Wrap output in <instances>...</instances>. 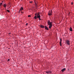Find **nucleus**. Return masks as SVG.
<instances>
[{
	"label": "nucleus",
	"mask_w": 74,
	"mask_h": 74,
	"mask_svg": "<svg viewBox=\"0 0 74 74\" xmlns=\"http://www.w3.org/2000/svg\"><path fill=\"white\" fill-rule=\"evenodd\" d=\"M48 25H49V29H51V27H52V23H51L50 22V21H49V20L48 22Z\"/></svg>",
	"instance_id": "f257e3e1"
},
{
	"label": "nucleus",
	"mask_w": 74,
	"mask_h": 74,
	"mask_svg": "<svg viewBox=\"0 0 74 74\" xmlns=\"http://www.w3.org/2000/svg\"><path fill=\"white\" fill-rule=\"evenodd\" d=\"M20 11H21V10H19V11L18 12L19 13H20Z\"/></svg>",
	"instance_id": "a878e982"
},
{
	"label": "nucleus",
	"mask_w": 74,
	"mask_h": 74,
	"mask_svg": "<svg viewBox=\"0 0 74 74\" xmlns=\"http://www.w3.org/2000/svg\"><path fill=\"white\" fill-rule=\"evenodd\" d=\"M7 12H10V10H7Z\"/></svg>",
	"instance_id": "dca6fc26"
},
{
	"label": "nucleus",
	"mask_w": 74,
	"mask_h": 74,
	"mask_svg": "<svg viewBox=\"0 0 74 74\" xmlns=\"http://www.w3.org/2000/svg\"><path fill=\"white\" fill-rule=\"evenodd\" d=\"M50 12H51L52 13V10H51Z\"/></svg>",
	"instance_id": "6ab92c4d"
},
{
	"label": "nucleus",
	"mask_w": 74,
	"mask_h": 74,
	"mask_svg": "<svg viewBox=\"0 0 74 74\" xmlns=\"http://www.w3.org/2000/svg\"><path fill=\"white\" fill-rule=\"evenodd\" d=\"M52 13H51V12H49V13H48V14L49 15H52Z\"/></svg>",
	"instance_id": "39448f33"
},
{
	"label": "nucleus",
	"mask_w": 74,
	"mask_h": 74,
	"mask_svg": "<svg viewBox=\"0 0 74 74\" xmlns=\"http://www.w3.org/2000/svg\"><path fill=\"white\" fill-rule=\"evenodd\" d=\"M45 29H46V30H48L49 29H48V28L47 27V26H45Z\"/></svg>",
	"instance_id": "6e6552de"
},
{
	"label": "nucleus",
	"mask_w": 74,
	"mask_h": 74,
	"mask_svg": "<svg viewBox=\"0 0 74 74\" xmlns=\"http://www.w3.org/2000/svg\"><path fill=\"white\" fill-rule=\"evenodd\" d=\"M21 13L22 14H23V12H22V11H21Z\"/></svg>",
	"instance_id": "bb28decb"
},
{
	"label": "nucleus",
	"mask_w": 74,
	"mask_h": 74,
	"mask_svg": "<svg viewBox=\"0 0 74 74\" xmlns=\"http://www.w3.org/2000/svg\"><path fill=\"white\" fill-rule=\"evenodd\" d=\"M37 16V18H41V16H40V15L39 16Z\"/></svg>",
	"instance_id": "1a4fd4ad"
},
{
	"label": "nucleus",
	"mask_w": 74,
	"mask_h": 74,
	"mask_svg": "<svg viewBox=\"0 0 74 74\" xmlns=\"http://www.w3.org/2000/svg\"><path fill=\"white\" fill-rule=\"evenodd\" d=\"M3 1H2V3H3Z\"/></svg>",
	"instance_id": "7c9ffc66"
},
{
	"label": "nucleus",
	"mask_w": 74,
	"mask_h": 74,
	"mask_svg": "<svg viewBox=\"0 0 74 74\" xmlns=\"http://www.w3.org/2000/svg\"><path fill=\"white\" fill-rule=\"evenodd\" d=\"M39 20H41V18H39Z\"/></svg>",
	"instance_id": "4be33fe9"
},
{
	"label": "nucleus",
	"mask_w": 74,
	"mask_h": 74,
	"mask_svg": "<svg viewBox=\"0 0 74 74\" xmlns=\"http://www.w3.org/2000/svg\"><path fill=\"white\" fill-rule=\"evenodd\" d=\"M35 5H37V3H36V2H35Z\"/></svg>",
	"instance_id": "a211bd4d"
},
{
	"label": "nucleus",
	"mask_w": 74,
	"mask_h": 74,
	"mask_svg": "<svg viewBox=\"0 0 74 74\" xmlns=\"http://www.w3.org/2000/svg\"><path fill=\"white\" fill-rule=\"evenodd\" d=\"M65 42L67 45H70V41L69 40H66L65 41Z\"/></svg>",
	"instance_id": "f03ea898"
},
{
	"label": "nucleus",
	"mask_w": 74,
	"mask_h": 74,
	"mask_svg": "<svg viewBox=\"0 0 74 74\" xmlns=\"http://www.w3.org/2000/svg\"><path fill=\"white\" fill-rule=\"evenodd\" d=\"M46 73L47 74H51V73H52V72L51 71H47L46 72Z\"/></svg>",
	"instance_id": "7ed1b4c3"
},
{
	"label": "nucleus",
	"mask_w": 74,
	"mask_h": 74,
	"mask_svg": "<svg viewBox=\"0 0 74 74\" xmlns=\"http://www.w3.org/2000/svg\"><path fill=\"white\" fill-rule=\"evenodd\" d=\"M40 27H41V28H44V27H45L44 26L42 25H40Z\"/></svg>",
	"instance_id": "9d476101"
},
{
	"label": "nucleus",
	"mask_w": 74,
	"mask_h": 74,
	"mask_svg": "<svg viewBox=\"0 0 74 74\" xmlns=\"http://www.w3.org/2000/svg\"><path fill=\"white\" fill-rule=\"evenodd\" d=\"M39 15H40V13H37V16H38Z\"/></svg>",
	"instance_id": "4468645a"
},
{
	"label": "nucleus",
	"mask_w": 74,
	"mask_h": 74,
	"mask_svg": "<svg viewBox=\"0 0 74 74\" xmlns=\"http://www.w3.org/2000/svg\"><path fill=\"white\" fill-rule=\"evenodd\" d=\"M34 18H35V19H37V16H35L34 17Z\"/></svg>",
	"instance_id": "ddd939ff"
},
{
	"label": "nucleus",
	"mask_w": 74,
	"mask_h": 74,
	"mask_svg": "<svg viewBox=\"0 0 74 74\" xmlns=\"http://www.w3.org/2000/svg\"><path fill=\"white\" fill-rule=\"evenodd\" d=\"M2 4H3V3H1L0 4V5H2Z\"/></svg>",
	"instance_id": "412c9836"
},
{
	"label": "nucleus",
	"mask_w": 74,
	"mask_h": 74,
	"mask_svg": "<svg viewBox=\"0 0 74 74\" xmlns=\"http://www.w3.org/2000/svg\"><path fill=\"white\" fill-rule=\"evenodd\" d=\"M35 6L36 7H37V5H35Z\"/></svg>",
	"instance_id": "393cba45"
},
{
	"label": "nucleus",
	"mask_w": 74,
	"mask_h": 74,
	"mask_svg": "<svg viewBox=\"0 0 74 74\" xmlns=\"http://www.w3.org/2000/svg\"><path fill=\"white\" fill-rule=\"evenodd\" d=\"M37 14H35V16H36V15H37Z\"/></svg>",
	"instance_id": "cd10ccee"
},
{
	"label": "nucleus",
	"mask_w": 74,
	"mask_h": 74,
	"mask_svg": "<svg viewBox=\"0 0 74 74\" xmlns=\"http://www.w3.org/2000/svg\"><path fill=\"white\" fill-rule=\"evenodd\" d=\"M0 6H1V5H0Z\"/></svg>",
	"instance_id": "2f4dec72"
},
{
	"label": "nucleus",
	"mask_w": 74,
	"mask_h": 74,
	"mask_svg": "<svg viewBox=\"0 0 74 74\" xmlns=\"http://www.w3.org/2000/svg\"><path fill=\"white\" fill-rule=\"evenodd\" d=\"M20 11H22V10H23V7H21L20 8Z\"/></svg>",
	"instance_id": "0eeeda50"
},
{
	"label": "nucleus",
	"mask_w": 74,
	"mask_h": 74,
	"mask_svg": "<svg viewBox=\"0 0 74 74\" xmlns=\"http://www.w3.org/2000/svg\"><path fill=\"white\" fill-rule=\"evenodd\" d=\"M27 25H28V23H27L26 24V25L27 26Z\"/></svg>",
	"instance_id": "5701e85b"
},
{
	"label": "nucleus",
	"mask_w": 74,
	"mask_h": 74,
	"mask_svg": "<svg viewBox=\"0 0 74 74\" xmlns=\"http://www.w3.org/2000/svg\"><path fill=\"white\" fill-rule=\"evenodd\" d=\"M33 2L32 1H30V3H32V2Z\"/></svg>",
	"instance_id": "aec40b11"
},
{
	"label": "nucleus",
	"mask_w": 74,
	"mask_h": 74,
	"mask_svg": "<svg viewBox=\"0 0 74 74\" xmlns=\"http://www.w3.org/2000/svg\"><path fill=\"white\" fill-rule=\"evenodd\" d=\"M10 61V59H8V62Z\"/></svg>",
	"instance_id": "b1692460"
},
{
	"label": "nucleus",
	"mask_w": 74,
	"mask_h": 74,
	"mask_svg": "<svg viewBox=\"0 0 74 74\" xmlns=\"http://www.w3.org/2000/svg\"><path fill=\"white\" fill-rule=\"evenodd\" d=\"M65 70H66V68H64L63 69H62L61 71L62 72H63L64 71H65Z\"/></svg>",
	"instance_id": "423d86ee"
},
{
	"label": "nucleus",
	"mask_w": 74,
	"mask_h": 74,
	"mask_svg": "<svg viewBox=\"0 0 74 74\" xmlns=\"http://www.w3.org/2000/svg\"><path fill=\"white\" fill-rule=\"evenodd\" d=\"M28 17H31V16L29 15L28 16Z\"/></svg>",
	"instance_id": "f3484780"
},
{
	"label": "nucleus",
	"mask_w": 74,
	"mask_h": 74,
	"mask_svg": "<svg viewBox=\"0 0 74 74\" xmlns=\"http://www.w3.org/2000/svg\"><path fill=\"white\" fill-rule=\"evenodd\" d=\"M62 39H61V38H60V46H62Z\"/></svg>",
	"instance_id": "20e7f679"
},
{
	"label": "nucleus",
	"mask_w": 74,
	"mask_h": 74,
	"mask_svg": "<svg viewBox=\"0 0 74 74\" xmlns=\"http://www.w3.org/2000/svg\"><path fill=\"white\" fill-rule=\"evenodd\" d=\"M3 6H4V7L6 8V6H7V5H6L5 4H4L3 5Z\"/></svg>",
	"instance_id": "f8f14e48"
},
{
	"label": "nucleus",
	"mask_w": 74,
	"mask_h": 74,
	"mask_svg": "<svg viewBox=\"0 0 74 74\" xmlns=\"http://www.w3.org/2000/svg\"><path fill=\"white\" fill-rule=\"evenodd\" d=\"M71 4H73V2H72V3H71Z\"/></svg>",
	"instance_id": "c85d7f7f"
},
{
	"label": "nucleus",
	"mask_w": 74,
	"mask_h": 74,
	"mask_svg": "<svg viewBox=\"0 0 74 74\" xmlns=\"http://www.w3.org/2000/svg\"><path fill=\"white\" fill-rule=\"evenodd\" d=\"M34 0V2L35 1H36V0Z\"/></svg>",
	"instance_id": "c756f323"
},
{
	"label": "nucleus",
	"mask_w": 74,
	"mask_h": 74,
	"mask_svg": "<svg viewBox=\"0 0 74 74\" xmlns=\"http://www.w3.org/2000/svg\"><path fill=\"white\" fill-rule=\"evenodd\" d=\"M35 2L36 3H38V2L37 1H34L35 3Z\"/></svg>",
	"instance_id": "2eb2a0df"
},
{
	"label": "nucleus",
	"mask_w": 74,
	"mask_h": 74,
	"mask_svg": "<svg viewBox=\"0 0 74 74\" xmlns=\"http://www.w3.org/2000/svg\"><path fill=\"white\" fill-rule=\"evenodd\" d=\"M70 30L71 32H72V31H73V29H72V28H71V27H70Z\"/></svg>",
	"instance_id": "9b49d317"
}]
</instances>
